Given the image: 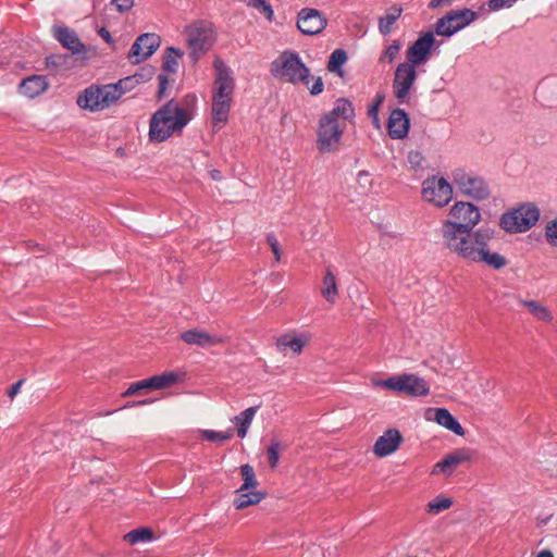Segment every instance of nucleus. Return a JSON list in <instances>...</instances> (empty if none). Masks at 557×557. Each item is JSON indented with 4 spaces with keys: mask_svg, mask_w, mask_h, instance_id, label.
Listing matches in <instances>:
<instances>
[{
    "mask_svg": "<svg viewBox=\"0 0 557 557\" xmlns=\"http://www.w3.org/2000/svg\"><path fill=\"white\" fill-rule=\"evenodd\" d=\"M442 240L450 253L467 263L492 270H500L507 265V259L498 251L495 233L491 228L481 227L443 237Z\"/></svg>",
    "mask_w": 557,
    "mask_h": 557,
    "instance_id": "nucleus-1",
    "label": "nucleus"
},
{
    "mask_svg": "<svg viewBox=\"0 0 557 557\" xmlns=\"http://www.w3.org/2000/svg\"><path fill=\"white\" fill-rule=\"evenodd\" d=\"M150 75V72H148L147 75L136 73L120 79L115 84L89 86L77 97V104L79 108L91 112L102 111L114 104L125 92L132 90L146 79H149Z\"/></svg>",
    "mask_w": 557,
    "mask_h": 557,
    "instance_id": "nucleus-2",
    "label": "nucleus"
},
{
    "mask_svg": "<svg viewBox=\"0 0 557 557\" xmlns=\"http://www.w3.org/2000/svg\"><path fill=\"white\" fill-rule=\"evenodd\" d=\"M213 69L214 83L212 87L211 115L213 131L218 132L228 121V113L235 89V79L233 71L219 57L213 61Z\"/></svg>",
    "mask_w": 557,
    "mask_h": 557,
    "instance_id": "nucleus-3",
    "label": "nucleus"
},
{
    "mask_svg": "<svg viewBox=\"0 0 557 557\" xmlns=\"http://www.w3.org/2000/svg\"><path fill=\"white\" fill-rule=\"evenodd\" d=\"M191 120L188 108L176 101H169L150 119L149 138L152 143H162L175 133H181Z\"/></svg>",
    "mask_w": 557,
    "mask_h": 557,
    "instance_id": "nucleus-4",
    "label": "nucleus"
},
{
    "mask_svg": "<svg viewBox=\"0 0 557 557\" xmlns=\"http://www.w3.org/2000/svg\"><path fill=\"white\" fill-rule=\"evenodd\" d=\"M448 215L449 218L441 226L442 238L473 231L482 219L480 209L468 201L455 202L450 207Z\"/></svg>",
    "mask_w": 557,
    "mask_h": 557,
    "instance_id": "nucleus-5",
    "label": "nucleus"
},
{
    "mask_svg": "<svg viewBox=\"0 0 557 557\" xmlns=\"http://www.w3.org/2000/svg\"><path fill=\"white\" fill-rule=\"evenodd\" d=\"M271 74L275 78L293 85L310 83V70L298 53L289 50L282 52L271 63Z\"/></svg>",
    "mask_w": 557,
    "mask_h": 557,
    "instance_id": "nucleus-6",
    "label": "nucleus"
},
{
    "mask_svg": "<svg viewBox=\"0 0 557 557\" xmlns=\"http://www.w3.org/2000/svg\"><path fill=\"white\" fill-rule=\"evenodd\" d=\"M541 211L534 202H521L505 211L499 218V227L508 234L530 231L540 221Z\"/></svg>",
    "mask_w": 557,
    "mask_h": 557,
    "instance_id": "nucleus-7",
    "label": "nucleus"
},
{
    "mask_svg": "<svg viewBox=\"0 0 557 557\" xmlns=\"http://www.w3.org/2000/svg\"><path fill=\"white\" fill-rule=\"evenodd\" d=\"M371 384L375 387H383L414 397L425 396L430 392L426 381L413 373L394 375L385 380H372Z\"/></svg>",
    "mask_w": 557,
    "mask_h": 557,
    "instance_id": "nucleus-8",
    "label": "nucleus"
},
{
    "mask_svg": "<svg viewBox=\"0 0 557 557\" xmlns=\"http://www.w3.org/2000/svg\"><path fill=\"white\" fill-rule=\"evenodd\" d=\"M454 187L444 176L430 175L421 183V198L434 208H444L453 200Z\"/></svg>",
    "mask_w": 557,
    "mask_h": 557,
    "instance_id": "nucleus-9",
    "label": "nucleus"
},
{
    "mask_svg": "<svg viewBox=\"0 0 557 557\" xmlns=\"http://www.w3.org/2000/svg\"><path fill=\"white\" fill-rule=\"evenodd\" d=\"M451 180L459 193L466 197L482 201L491 195V188L484 178L462 169L454 170Z\"/></svg>",
    "mask_w": 557,
    "mask_h": 557,
    "instance_id": "nucleus-10",
    "label": "nucleus"
},
{
    "mask_svg": "<svg viewBox=\"0 0 557 557\" xmlns=\"http://www.w3.org/2000/svg\"><path fill=\"white\" fill-rule=\"evenodd\" d=\"M345 129V123L336 122L335 120H331V117L322 115L317 131V146L319 151H335L339 146Z\"/></svg>",
    "mask_w": 557,
    "mask_h": 557,
    "instance_id": "nucleus-11",
    "label": "nucleus"
},
{
    "mask_svg": "<svg viewBox=\"0 0 557 557\" xmlns=\"http://www.w3.org/2000/svg\"><path fill=\"white\" fill-rule=\"evenodd\" d=\"M476 17V13L470 9L450 11L436 22L435 33L438 36L450 37L471 24Z\"/></svg>",
    "mask_w": 557,
    "mask_h": 557,
    "instance_id": "nucleus-12",
    "label": "nucleus"
},
{
    "mask_svg": "<svg viewBox=\"0 0 557 557\" xmlns=\"http://www.w3.org/2000/svg\"><path fill=\"white\" fill-rule=\"evenodd\" d=\"M215 32L209 24H196L188 29L187 42L195 61L207 52L215 41Z\"/></svg>",
    "mask_w": 557,
    "mask_h": 557,
    "instance_id": "nucleus-13",
    "label": "nucleus"
},
{
    "mask_svg": "<svg viewBox=\"0 0 557 557\" xmlns=\"http://www.w3.org/2000/svg\"><path fill=\"white\" fill-rule=\"evenodd\" d=\"M416 79L417 71L413 64L401 62L397 65L393 79V92L399 103H405L408 100Z\"/></svg>",
    "mask_w": 557,
    "mask_h": 557,
    "instance_id": "nucleus-14",
    "label": "nucleus"
},
{
    "mask_svg": "<svg viewBox=\"0 0 557 557\" xmlns=\"http://www.w3.org/2000/svg\"><path fill=\"white\" fill-rule=\"evenodd\" d=\"M435 47H440L432 32L422 33L417 40L407 49L406 57L408 63L414 66L425 64Z\"/></svg>",
    "mask_w": 557,
    "mask_h": 557,
    "instance_id": "nucleus-15",
    "label": "nucleus"
},
{
    "mask_svg": "<svg viewBox=\"0 0 557 557\" xmlns=\"http://www.w3.org/2000/svg\"><path fill=\"white\" fill-rule=\"evenodd\" d=\"M327 26V18L317 9L304 8L297 15V28L305 35L320 34Z\"/></svg>",
    "mask_w": 557,
    "mask_h": 557,
    "instance_id": "nucleus-16",
    "label": "nucleus"
},
{
    "mask_svg": "<svg viewBox=\"0 0 557 557\" xmlns=\"http://www.w3.org/2000/svg\"><path fill=\"white\" fill-rule=\"evenodd\" d=\"M160 45V39L154 34H143L133 44L129 52L128 60L133 64H138L147 60Z\"/></svg>",
    "mask_w": 557,
    "mask_h": 557,
    "instance_id": "nucleus-17",
    "label": "nucleus"
},
{
    "mask_svg": "<svg viewBox=\"0 0 557 557\" xmlns=\"http://www.w3.org/2000/svg\"><path fill=\"white\" fill-rule=\"evenodd\" d=\"M310 339L311 335L308 332L292 331L276 339V348L284 356L288 355L289 351L294 356H298Z\"/></svg>",
    "mask_w": 557,
    "mask_h": 557,
    "instance_id": "nucleus-18",
    "label": "nucleus"
},
{
    "mask_svg": "<svg viewBox=\"0 0 557 557\" xmlns=\"http://www.w3.org/2000/svg\"><path fill=\"white\" fill-rule=\"evenodd\" d=\"M403 436L400 432L396 429H388L375 441L373 453L380 458L387 457L399 448Z\"/></svg>",
    "mask_w": 557,
    "mask_h": 557,
    "instance_id": "nucleus-19",
    "label": "nucleus"
},
{
    "mask_svg": "<svg viewBox=\"0 0 557 557\" xmlns=\"http://www.w3.org/2000/svg\"><path fill=\"white\" fill-rule=\"evenodd\" d=\"M424 418L426 421L436 422L456 435H465L461 424L446 408H428L424 412Z\"/></svg>",
    "mask_w": 557,
    "mask_h": 557,
    "instance_id": "nucleus-20",
    "label": "nucleus"
},
{
    "mask_svg": "<svg viewBox=\"0 0 557 557\" xmlns=\"http://www.w3.org/2000/svg\"><path fill=\"white\" fill-rule=\"evenodd\" d=\"M181 338L188 345L209 348L224 342L222 336L211 334L202 329H191L181 334Z\"/></svg>",
    "mask_w": 557,
    "mask_h": 557,
    "instance_id": "nucleus-21",
    "label": "nucleus"
},
{
    "mask_svg": "<svg viewBox=\"0 0 557 557\" xmlns=\"http://www.w3.org/2000/svg\"><path fill=\"white\" fill-rule=\"evenodd\" d=\"M471 457V450L466 448L457 449L437 462L433 471L434 473L450 474L458 465L470 460Z\"/></svg>",
    "mask_w": 557,
    "mask_h": 557,
    "instance_id": "nucleus-22",
    "label": "nucleus"
},
{
    "mask_svg": "<svg viewBox=\"0 0 557 557\" xmlns=\"http://www.w3.org/2000/svg\"><path fill=\"white\" fill-rule=\"evenodd\" d=\"M410 126V121L407 113L401 109L392 111L387 128L388 134L394 139H403L407 136Z\"/></svg>",
    "mask_w": 557,
    "mask_h": 557,
    "instance_id": "nucleus-23",
    "label": "nucleus"
},
{
    "mask_svg": "<svg viewBox=\"0 0 557 557\" xmlns=\"http://www.w3.org/2000/svg\"><path fill=\"white\" fill-rule=\"evenodd\" d=\"M54 36L59 40V42L70 50L73 54L85 53L86 47L79 40L74 30L70 29L66 26H57L54 27Z\"/></svg>",
    "mask_w": 557,
    "mask_h": 557,
    "instance_id": "nucleus-24",
    "label": "nucleus"
},
{
    "mask_svg": "<svg viewBox=\"0 0 557 557\" xmlns=\"http://www.w3.org/2000/svg\"><path fill=\"white\" fill-rule=\"evenodd\" d=\"M49 87V82L44 75H32L24 78L18 86L20 92L27 98H35L44 94Z\"/></svg>",
    "mask_w": 557,
    "mask_h": 557,
    "instance_id": "nucleus-25",
    "label": "nucleus"
},
{
    "mask_svg": "<svg viewBox=\"0 0 557 557\" xmlns=\"http://www.w3.org/2000/svg\"><path fill=\"white\" fill-rule=\"evenodd\" d=\"M265 497L267 493L263 490H235L233 505L242 510L258 505Z\"/></svg>",
    "mask_w": 557,
    "mask_h": 557,
    "instance_id": "nucleus-26",
    "label": "nucleus"
},
{
    "mask_svg": "<svg viewBox=\"0 0 557 557\" xmlns=\"http://www.w3.org/2000/svg\"><path fill=\"white\" fill-rule=\"evenodd\" d=\"M324 115L336 122H343L346 125L347 121H351L355 117V109L349 100L339 98L335 101L333 109Z\"/></svg>",
    "mask_w": 557,
    "mask_h": 557,
    "instance_id": "nucleus-27",
    "label": "nucleus"
},
{
    "mask_svg": "<svg viewBox=\"0 0 557 557\" xmlns=\"http://www.w3.org/2000/svg\"><path fill=\"white\" fill-rule=\"evenodd\" d=\"M258 406L249 407L242 411L239 414L232 418V422L237 426V436L244 438L248 434V430L255 419L258 411Z\"/></svg>",
    "mask_w": 557,
    "mask_h": 557,
    "instance_id": "nucleus-28",
    "label": "nucleus"
},
{
    "mask_svg": "<svg viewBox=\"0 0 557 557\" xmlns=\"http://www.w3.org/2000/svg\"><path fill=\"white\" fill-rule=\"evenodd\" d=\"M521 305L539 321L549 323L554 319L552 310L540 301L521 300Z\"/></svg>",
    "mask_w": 557,
    "mask_h": 557,
    "instance_id": "nucleus-29",
    "label": "nucleus"
},
{
    "mask_svg": "<svg viewBox=\"0 0 557 557\" xmlns=\"http://www.w3.org/2000/svg\"><path fill=\"white\" fill-rule=\"evenodd\" d=\"M321 295L331 305H334L337 300L338 288L336 278L333 272L329 269L325 271V275L323 277Z\"/></svg>",
    "mask_w": 557,
    "mask_h": 557,
    "instance_id": "nucleus-30",
    "label": "nucleus"
},
{
    "mask_svg": "<svg viewBox=\"0 0 557 557\" xmlns=\"http://www.w3.org/2000/svg\"><path fill=\"white\" fill-rule=\"evenodd\" d=\"M183 377L184 375L182 373L170 371L151 376L150 383L152 385V389H163L174 386L181 382Z\"/></svg>",
    "mask_w": 557,
    "mask_h": 557,
    "instance_id": "nucleus-31",
    "label": "nucleus"
},
{
    "mask_svg": "<svg viewBox=\"0 0 557 557\" xmlns=\"http://www.w3.org/2000/svg\"><path fill=\"white\" fill-rule=\"evenodd\" d=\"M403 9L393 7L386 11V14L379 20V29L382 35H388L394 23L400 17Z\"/></svg>",
    "mask_w": 557,
    "mask_h": 557,
    "instance_id": "nucleus-32",
    "label": "nucleus"
},
{
    "mask_svg": "<svg viewBox=\"0 0 557 557\" xmlns=\"http://www.w3.org/2000/svg\"><path fill=\"white\" fill-rule=\"evenodd\" d=\"M347 62V53L343 49H336L334 50L327 62V70L331 73H334L341 77H343L344 72L342 70L343 65Z\"/></svg>",
    "mask_w": 557,
    "mask_h": 557,
    "instance_id": "nucleus-33",
    "label": "nucleus"
},
{
    "mask_svg": "<svg viewBox=\"0 0 557 557\" xmlns=\"http://www.w3.org/2000/svg\"><path fill=\"white\" fill-rule=\"evenodd\" d=\"M123 539L129 545H135L138 543L152 541L153 532L148 528H139L126 533Z\"/></svg>",
    "mask_w": 557,
    "mask_h": 557,
    "instance_id": "nucleus-34",
    "label": "nucleus"
},
{
    "mask_svg": "<svg viewBox=\"0 0 557 557\" xmlns=\"http://www.w3.org/2000/svg\"><path fill=\"white\" fill-rule=\"evenodd\" d=\"M183 57V52L173 48V47H170L168 48L166 52H165V55H164V60H163V70L166 71L168 73H176L177 72V69H178V63H180V60L182 59Z\"/></svg>",
    "mask_w": 557,
    "mask_h": 557,
    "instance_id": "nucleus-35",
    "label": "nucleus"
},
{
    "mask_svg": "<svg viewBox=\"0 0 557 557\" xmlns=\"http://www.w3.org/2000/svg\"><path fill=\"white\" fill-rule=\"evenodd\" d=\"M453 498L446 495H438L428 503L426 511L431 515H438L453 506Z\"/></svg>",
    "mask_w": 557,
    "mask_h": 557,
    "instance_id": "nucleus-36",
    "label": "nucleus"
},
{
    "mask_svg": "<svg viewBox=\"0 0 557 557\" xmlns=\"http://www.w3.org/2000/svg\"><path fill=\"white\" fill-rule=\"evenodd\" d=\"M373 183V177L369 172L360 171L356 178L358 194L362 196L369 195L372 191Z\"/></svg>",
    "mask_w": 557,
    "mask_h": 557,
    "instance_id": "nucleus-37",
    "label": "nucleus"
},
{
    "mask_svg": "<svg viewBox=\"0 0 557 557\" xmlns=\"http://www.w3.org/2000/svg\"><path fill=\"white\" fill-rule=\"evenodd\" d=\"M200 436H201V438L207 440V441L224 443L232 438L233 430H228L226 432H218V431H213V430H201Z\"/></svg>",
    "mask_w": 557,
    "mask_h": 557,
    "instance_id": "nucleus-38",
    "label": "nucleus"
},
{
    "mask_svg": "<svg viewBox=\"0 0 557 557\" xmlns=\"http://www.w3.org/2000/svg\"><path fill=\"white\" fill-rule=\"evenodd\" d=\"M384 99L385 96L383 94H376L373 99V102L368 108V115L376 127H380L379 110L382 103L384 102Z\"/></svg>",
    "mask_w": 557,
    "mask_h": 557,
    "instance_id": "nucleus-39",
    "label": "nucleus"
},
{
    "mask_svg": "<svg viewBox=\"0 0 557 557\" xmlns=\"http://www.w3.org/2000/svg\"><path fill=\"white\" fill-rule=\"evenodd\" d=\"M248 5L263 14L269 22L274 18V11L267 0H249Z\"/></svg>",
    "mask_w": 557,
    "mask_h": 557,
    "instance_id": "nucleus-40",
    "label": "nucleus"
},
{
    "mask_svg": "<svg viewBox=\"0 0 557 557\" xmlns=\"http://www.w3.org/2000/svg\"><path fill=\"white\" fill-rule=\"evenodd\" d=\"M401 49V44L399 40H394L386 49L383 51L380 61L392 63L396 57L398 55Z\"/></svg>",
    "mask_w": 557,
    "mask_h": 557,
    "instance_id": "nucleus-41",
    "label": "nucleus"
},
{
    "mask_svg": "<svg viewBox=\"0 0 557 557\" xmlns=\"http://www.w3.org/2000/svg\"><path fill=\"white\" fill-rule=\"evenodd\" d=\"M282 445L280 442H273L267 450L268 462L271 468H275L280 460Z\"/></svg>",
    "mask_w": 557,
    "mask_h": 557,
    "instance_id": "nucleus-42",
    "label": "nucleus"
},
{
    "mask_svg": "<svg viewBox=\"0 0 557 557\" xmlns=\"http://www.w3.org/2000/svg\"><path fill=\"white\" fill-rule=\"evenodd\" d=\"M240 472L244 480V483L240 487H255L257 485V482L255 480V471L251 466H242Z\"/></svg>",
    "mask_w": 557,
    "mask_h": 557,
    "instance_id": "nucleus-43",
    "label": "nucleus"
},
{
    "mask_svg": "<svg viewBox=\"0 0 557 557\" xmlns=\"http://www.w3.org/2000/svg\"><path fill=\"white\" fill-rule=\"evenodd\" d=\"M545 238L548 244L557 247V218L553 219L546 224Z\"/></svg>",
    "mask_w": 557,
    "mask_h": 557,
    "instance_id": "nucleus-44",
    "label": "nucleus"
},
{
    "mask_svg": "<svg viewBox=\"0 0 557 557\" xmlns=\"http://www.w3.org/2000/svg\"><path fill=\"white\" fill-rule=\"evenodd\" d=\"M518 0H488L487 7L492 12H498L504 9H510Z\"/></svg>",
    "mask_w": 557,
    "mask_h": 557,
    "instance_id": "nucleus-45",
    "label": "nucleus"
},
{
    "mask_svg": "<svg viewBox=\"0 0 557 557\" xmlns=\"http://www.w3.org/2000/svg\"><path fill=\"white\" fill-rule=\"evenodd\" d=\"M147 388H151L152 389V385L150 383V377L131 384V386L124 392L123 395L124 396H132V395L138 393L139 391L147 389Z\"/></svg>",
    "mask_w": 557,
    "mask_h": 557,
    "instance_id": "nucleus-46",
    "label": "nucleus"
},
{
    "mask_svg": "<svg viewBox=\"0 0 557 557\" xmlns=\"http://www.w3.org/2000/svg\"><path fill=\"white\" fill-rule=\"evenodd\" d=\"M267 242L274 255L276 262H280L282 251H281V247H280V243H278L277 238L275 237V235L269 234L267 237Z\"/></svg>",
    "mask_w": 557,
    "mask_h": 557,
    "instance_id": "nucleus-47",
    "label": "nucleus"
},
{
    "mask_svg": "<svg viewBox=\"0 0 557 557\" xmlns=\"http://www.w3.org/2000/svg\"><path fill=\"white\" fill-rule=\"evenodd\" d=\"M312 79H313V84L311 86H309V84L306 86L308 87V89L312 96H318L323 91L324 84L320 76L312 77Z\"/></svg>",
    "mask_w": 557,
    "mask_h": 557,
    "instance_id": "nucleus-48",
    "label": "nucleus"
},
{
    "mask_svg": "<svg viewBox=\"0 0 557 557\" xmlns=\"http://www.w3.org/2000/svg\"><path fill=\"white\" fill-rule=\"evenodd\" d=\"M111 3L116 8L117 11H128L134 5V0H111Z\"/></svg>",
    "mask_w": 557,
    "mask_h": 557,
    "instance_id": "nucleus-49",
    "label": "nucleus"
},
{
    "mask_svg": "<svg viewBox=\"0 0 557 557\" xmlns=\"http://www.w3.org/2000/svg\"><path fill=\"white\" fill-rule=\"evenodd\" d=\"M547 471H549L552 476L557 478V455L554 457V460L548 462Z\"/></svg>",
    "mask_w": 557,
    "mask_h": 557,
    "instance_id": "nucleus-50",
    "label": "nucleus"
},
{
    "mask_svg": "<svg viewBox=\"0 0 557 557\" xmlns=\"http://www.w3.org/2000/svg\"><path fill=\"white\" fill-rule=\"evenodd\" d=\"M450 3L446 0H431L429 3V8L436 9L445 5H449Z\"/></svg>",
    "mask_w": 557,
    "mask_h": 557,
    "instance_id": "nucleus-51",
    "label": "nucleus"
},
{
    "mask_svg": "<svg viewBox=\"0 0 557 557\" xmlns=\"http://www.w3.org/2000/svg\"><path fill=\"white\" fill-rule=\"evenodd\" d=\"M21 385H22V381H18L16 382L10 389H9V397L13 398L18 392H20V388H21Z\"/></svg>",
    "mask_w": 557,
    "mask_h": 557,
    "instance_id": "nucleus-52",
    "label": "nucleus"
},
{
    "mask_svg": "<svg viewBox=\"0 0 557 557\" xmlns=\"http://www.w3.org/2000/svg\"><path fill=\"white\" fill-rule=\"evenodd\" d=\"M151 403H152V400H151V399H145V400H139V401L129 403V404H127L125 407H126V408H131V407H135V406L149 405V404H151Z\"/></svg>",
    "mask_w": 557,
    "mask_h": 557,
    "instance_id": "nucleus-53",
    "label": "nucleus"
},
{
    "mask_svg": "<svg viewBox=\"0 0 557 557\" xmlns=\"http://www.w3.org/2000/svg\"><path fill=\"white\" fill-rule=\"evenodd\" d=\"M420 160H421V156H420V153H419V152H411V153L409 154V161H410L411 163L419 164Z\"/></svg>",
    "mask_w": 557,
    "mask_h": 557,
    "instance_id": "nucleus-54",
    "label": "nucleus"
},
{
    "mask_svg": "<svg viewBox=\"0 0 557 557\" xmlns=\"http://www.w3.org/2000/svg\"><path fill=\"white\" fill-rule=\"evenodd\" d=\"M99 35L107 41V42H111L112 38H111V35L110 33L106 29V28H101L99 30Z\"/></svg>",
    "mask_w": 557,
    "mask_h": 557,
    "instance_id": "nucleus-55",
    "label": "nucleus"
},
{
    "mask_svg": "<svg viewBox=\"0 0 557 557\" xmlns=\"http://www.w3.org/2000/svg\"><path fill=\"white\" fill-rule=\"evenodd\" d=\"M159 81H160V91L162 92L165 89V86H166V83H168L166 76L165 75H159Z\"/></svg>",
    "mask_w": 557,
    "mask_h": 557,
    "instance_id": "nucleus-56",
    "label": "nucleus"
},
{
    "mask_svg": "<svg viewBox=\"0 0 557 557\" xmlns=\"http://www.w3.org/2000/svg\"><path fill=\"white\" fill-rule=\"evenodd\" d=\"M536 557H554V555L550 550H542L536 555Z\"/></svg>",
    "mask_w": 557,
    "mask_h": 557,
    "instance_id": "nucleus-57",
    "label": "nucleus"
}]
</instances>
